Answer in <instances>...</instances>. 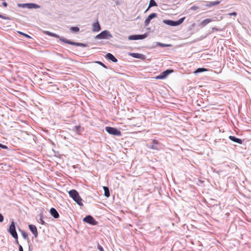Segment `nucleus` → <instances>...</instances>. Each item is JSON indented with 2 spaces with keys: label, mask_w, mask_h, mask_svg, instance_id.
Here are the masks:
<instances>
[{
  "label": "nucleus",
  "mask_w": 251,
  "mask_h": 251,
  "mask_svg": "<svg viewBox=\"0 0 251 251\" xmlns=\"http://www.w3.org/2000/svg\"><path fill=\"white\" fill-rule=\"evenodd\" d=\"M69 196L76 202L79 206L83 205L82 202V199L80 197L77 191L75 189L70 190L69 192Z\"/></svg>",
  "instance_id": "1"
},
{
  "label": "nucleus",
  "mask_w": 251,
  "mask_h": 251,
  "mask_svg": "<svg viewBox=\"0 0 251 251\" xmlns=\"http://www.w3.org/2000/svg\"><path fill=\"white\" fill-rule=\"evenodd\" d=\"M113 37L112 35L108 30H104L96 36V39H110Z\"/></svg>",
  "instance_id": "2"
},
{
  "label": "nucleus",
  "mask_w": 251,
  "mask_h": 251,
  "mask_svg": "<svg viewBox=\"0 0 251 251\" xmlns=\"http://www.w3.org/2000/svg\"><path fill=\"white\" fill-rule=\"evenodd\" d=\"M18 7L22 8H26L28 9H37L40 8V6L33 3H18Z\"/></svg>",
  "instance_id": "3"
},
{
  "label": "nucleus",
  "mask_w": 251,
  "mask_h": 251,
  "mask_svg": "<svg viewBox=\"0 0 251 251\" xmlns=\"http://www.w3.org/2000/svg\"><path fill=\"white\" fill-rule=\"evenodd\" d=\"M147 147L150 149L159 151L161 148V144L158 141L153 139L150 145H147Z\"/></svg>",
  "instance_id": "4"
},
{
  "label": "nucleus",
  "mask_w": 251,
  "mask_h": 251,
  "mask_svg": "<svg viewBox=\"0 0 251 251\" xmlns=\"http://www.w3.org/2000/svg\"><path fill=\"white\" fill-rule=\"evenodd\" d=\"M60 41L62 42H63L66 44H70V45H74V46H80V47H86L88 46L87 44L82 43L75 42L71 41L69 40H68V39L64 38H60Z\"/></svg>",
  "instance_id": "5"
},
{
  "label": "nucleus",
  "mask_w": 251,
  "mask_h": 251,
  "mask_svg": "<svg viewBox=\"0 0 251 251\" xmlns=\"http://www.w3.org/2000/svg\"><path fill=\"white\" fill-rule=\"evenodd\" d=\"M105 130L110 134L117 136L121 135V132L118 129L110 126H106Z\"/></svg>",
  "instance_id": "6"
},
{
  "label": "nucleus",
  "mask_w": 251,
  "mask_h": 251,
  "mask_svg": "<svg viewBox=\"0 0 251 251\" xmlns=\"http://www.w3.org/2000/svg\"><path fill=\"white\" fill-rule=\"evenodd\" d=\"M7 231L12 237L14 236H16V235H18L16 230L15 224L14 221L11 222Z\"/></svg>",
  "instance_id": "7"
},
{
  "label": "nucleus",
  "mask_w": 251,
  "mask_h": 251,
  "mask_svg": "<svg viewBox=\"0 0 251 251\" xmlns=\"http://www.w3.org/2000/svg\"><path fill=\"white\" fill-rule=\"evenodd\" d=\"M83 222L88 223L91 225L95 226L98 224L95 219L91 215L86 216L83 220Z\"/></svg>",
  "instance_id": "8"
},
{
  "label": "nucleus",
  "mask_w": 251,
  "mask_h": 251,
  "mask_svg": "<svg viewBox=\"0 0 251 251\" xmlns=\"http://www.w3.org/2000/svg\"><path fill=\"white\" fill-rule=\"evenodd\" d=\"M147 36V34H139V35H130L128 37L129 40H142L146 38Z\"/></svg>",
  "instance_id": "9"
},
{
  "label": "nucleus",
  "mask_w": 251,
  "mask_h": 251,
  "mask_svg": "<svg viewBox=\"0 0 251 251\" xmlns=\"http://www.w3.org/2000/svg\"><path fill=\"white\" fill-rule=\"evenodd\" d=\"M28 228L34 235V237L36 238L38 236V232L36 226L34 225L30 224L28 225Z\"/></svg>",
  "instance_id": "10"
},
{
  "label": "nucleus",
  "mask_w": 251,
  "mask_h": 251,
  "mask_svg": "<svg viewBox=\"0 0 251 251\" xmlns=\"http://www.w3.org/2000/svg\"><path fill=\"white\" fill-rule=\"evenodd\" d=\"M157 17V14L155 13H152L149 15L148 17L147 18V19L145 21V26H148L149 24H150L151 21Z\"/></svg>",
  "instance_id": "11"
},
{
  "label": "nucleus",
  "mask_w": 251,
  "mask_h": 251,
  "mask_svg": "<svg viewBox=\"0 0 251 251\" xmlns=\"http://www.w3.org/2000/svg\"><path fill=\"white\" fill-rule=\"evenodd\" d=\"M129 55L135 58L140 59L142 60H144L146 59L145 55L138 53H129Z\"/></svg>",
  "instance_id": "12"
},
{
  "label": "nucleus",
  "mask_w": 251,
  "mask_h": 251,
  "mask_svg": "<svg viewBox=\"0 0 251 251\" xmlns=\"http://www.w3.org/2000/svg\"><path fill=\"white\" fill-rule=\"evenodd\" d=\"M105 58L113 62H117V59L111 53H107L105 55Z\"/></svg>",
  "instance_id": "13"
},
{
  "label": "nucleus",
  "mask_w": 251,
  "mask_h": 251,
  "mask_svg": "<svg viewBox=\"0 0 251 251\" xmlns=\"http://www.w3.org/2000/svg\"><path fill=\"white\" fill-rule=\"evenodd\" d=\"M50 215L55 219L59 218V215L57 211L54 208H51L50 209Z\"/></svg>",
  "instance_id": "14"
},
{
  "label": "nucleus",
  "mask_w": 251,
  "mask_h": 251,
  "mask_svg": "<svg viewBox=\"0 0 251 251\" xmlns=\"http://www.w3.org/2000/svg\"><path fill=\"white\" fill-rule=\"evenodd\" d=\"M163 23L172 26H177L176 21H175L170 20H164L163 21Z\"/></svg>",
  "instance_id": "15"
},
{
  "label": "nucleus",
  "mask_w": 251,
  "mask_h": 251,
  "mask_svg": "<svg viewBox=\"0 0 251 251\" xmlns=\"http://www.w3.org/2000/svg\"><path fill=\"white\" fill-rule=\"evenodd\" d=\"M215 21V20L214 19H206L204 20H203L200 24V25L201 26V27H204L206 25H207L208 24H209V23L212 22V21Z\"/></svg>",
  "instance_id": "16"
},
{
  "label": "nucleus",
  "mask_w": 251,
  "mask_h": 251,
  "mask_svg": "<svg viewBox=\"0 0 251 251\" xmlns=\"http://www.w3.org/2000/svg\"><path fill=\"white\" fill-rule=\"evenodd\" d=\"M100 30V26L97 21L93 24V31L94 32H98Z\"/></svg>",
  "instance_id": "17"
},
{
  "label": "nucleus",
  "mask_w": 251,
  "mask_h": 251,
  "mask_svg": "<svg viewBox=\"0 0 251 251\" xmlns=\"http://www.w3.org/2000/svg\"><path fill=\"white\" fill-rule=\"evenodd\" d=\"M173 70L172 69H168L162 72L160 74L163 79L165 78L170 74L172 73Z\"/></svg>",
  "instance_id": "18"
},
{
  "label": "nucleus",
  "mask_w": 251,
  "mask_h": 251,
  "mask_svg": "<svg viewBox=\"0 0 251 251\" xmlns=\"http://www.w3.org/2000/svg\"><path fill=\"white\" fill-rule=\"evenodd\" d=\"M228 138L231 141L237 143L239 144H242V141L241 139H239L233 136H229Z\"/></svg>",
  "instance_id": "19"
},
{
  "label": "nucleus",
  "mask_w": 251,
  "mask_h": 251,
  "mask_svg": "<svg viewBox=\"0 0 251 251\" xmlns=\"http://www.w3.org/2000/svg\"><path fill=\"white\" fill-rule=\"evenodd\" d=\"M46 34L47 35H48L50 36H51V37H55V38H59L60 40V38H63L62 37L59 36L58 35H57L56 33L50 32V31H46Z\"/></svg>",
  "instance_id": "20"
},
{
  "label": "nucleus",
  "mask_w": 251,
  "mask_h": 251,
  "mask_svg": "<svg viewBox=\"0 0 251 251\" xmlns=\"http://www.w3.org/2000/svg\"><path fill=\"white\" fill-rule=\"evenodd\" d=\"M157 6V4L154 0H150L149 6L147 10H146V12L151 7Z\"/></svg>",
  "instance_id": "21"
},
{
  "label": "nucleus",
  "mask_w": 251,
  "mask_h": 251,
  "mask_svg": "<svg viewBox=\"0 0 251 251\" xmlns=\"http://www.w3.org/2000/svg\"><path fill=\"white\" fill-rule=\"evenodd\" d=\"M220 1H211V2H208L205 6L206 7H211L212 6H214L217 4H219L220 3Z\"/></svg>",
  "instance_id": "22"
},
{
  "label": "nucleus",
  "mask_w": 251,
  "mask_h": 251,
  "mask_svg": "<svg viewBox=\"0 0 251 251\" xmlns=\"http://www.w3.org/2000/svg\"><path fill=\"white\" fill-rule=\"evenodd\" d=\"M103 189L104 192V195L107 198L109 197L110 195L108 187L106 186H103Z\"/></svg>",
  "instance_id": "23"
},
{
  "label": "nucleus",
  "mask_w": 251,
  "mask_h": 251,
  "mask_svg": "<svg viewBox=\"0 0 251 251\" xmlns=\"http://www.w3.org/2000/svg\"><path fill=\"white\" fill-rule=\"evenodd\" d=\"M19 230L21 232L23 237L25 239H28V234H27V233L25 231L23 230L20 229H19Z\"/></svg>",
  "instance_id": "24"
},
{
  "label": "nucleus",
  "mask_w": 251,
  "mask_h": 251,
  "mask_svg": "<svg viewBox=\"0 0 251 251\" xmlns=\"http://www.w3.org/2000/svg\"><path fill=\"white\" fill-rule=\"evenodd\" d=\"M206 71H207V69H205V68H198L194 72V73L196 74H198V73H201V72H203Z\"/></svg>",
  "instance_id": "25"
},
{
  "label": "nucleus",
  "mask_w": 251,
  "mask_h": 251,
  "mask_svg": "<svg viewBox=\"0 0 251 251\" xmlns=\"http://www.w3.org/2000/svg\"><path fill=\"white\" fill-rule=\"evenodd\" d=\"M80 128V126H75L73 127V130L75 132H78Z\"/></svg>",
  "instance_id": "26"
},
{
  "label": "nucleus",
  "mask_w": 251,
  "mask_h": 251,
  "mask_svg": "<svg viewBox=\"0 0 251 251\" xmlns=\"http://www.w3.org/2000/svg\"><path fill=\"white\" fill-rule=\"evenodd\" d=\"M156 44L157 45H158L161 47H170L171 46L170 44H163V43H159V42H157Z\"/></svg>",
  "instance_id": "27"
},
{
  "label": "nucleus",
  "mask_w": 251,
  "mask_h": 251,
  "mask_svg": "<svg viewBox=\"0 0 251 251\" xmlns=\"http://www.w3.org/2000/svg\"><path fill=\"white\" fill-rule=\"evenodd\" d=\"M70 30L74 32H78L79 30V28L76 26H73L70 28Z\"/></svg>",
  "instance_id": "28"
},
{
  "label": "nucleus",
  "mask_w": 251,
  "mask_h": 251,
  "mask_svg": "<svg viewBox=\"0 0 251 251\" xmlns=\"http://www.w3.org/2000/svg\"><path fill=\"white\" fill-rule=\"evenodd\" d=\"M18 33L24 36L25 37L27 38H31V37L29 35L21 31H18Z\"/></svg>",
  "instance_id": "29"
},
{
  "label": "nucleus",
  "mask_w": 251,
  "mask_h": 251,
  "mask_svg": "<svg viewBox=\"0 0 251 251\" xmlns=\"http://www.w3.org/2000/svg\"><path fill=\"white\" fill-rule=\"evenodd\" d=\"M184 18H182L179 19L178 20L176 21V25H180L181 24H182L184 20Z\"/></svg>",
  "instance_id": "30"
},
{
  "label": "nucleus",
  "mask_w": 251,
  "mask_h": 251,
  "mask_svg": "<svg viewBox=\"0 0 251 251\" xmlns=\"http://www.w3.org/2000/svg\"><path fill=\"white\" fill-rule=\"evenodd\" d=\"M96 63H98V64L100 65V66H101L102 67H103L105 69H107V67L106 65H105L103 63H102L101 62L96 61Z\"/></svg>",
  "instance_id": "31"
},
{
  "label": "nucleus",
  "mask_w": 251,
  "mask_h": 251,
  "mask_svg": "<svg viewBox=\"0 0 251 251\" xmlns=\"http://www.w3.org/2000/svg\"><path fill=\"white\" fill-rule=\"evenodd\" d=\"M13 237L15 239V244H17V245H18L19 246V245H20V244H19V242L18 241V235H16V236H13Z\"/></svg>",
  "instance_id": "32"
},
{
  "label": "nucleus",
  "mask_w": 251,
  "mask_h": 251,
  "mask_svg": "<svg viewBox=\"0 0 251 251\" xmlns=\"http://www.w3.org/2000/svg\"><path fill=\"white\" fill-rule=\"evenodd\" d=\"M97 249L99 250L100 251H104L101 245H100L99 243H98Z\"/></svg>",
  "instance_id": "33"
},
{
  "label": "nucleus",
  "mask_w": 251,
  "mask_h": 251,
  "mask_svg": "<svg viewBox=\"0 0 251 251\" xmlns=\"http://www.w3.org/2000/svg\"><path fill=\"white\" fill-rule=\"evenodd\" d=\"M0 18L4 19V20H9L10 19V18L9 17H6V16H3L0 14Z\"/></svg>",
  "instance_id": "34"
},
{
  "label": "nucleus",
  "mask_w": 251,
  "mask_h": 251,
  "mask_svg": "<svg viewBox=\"0 0 251 251\" xmlns=\"http://www.w3.org/2000/svg\"><path fill=\"white\" fill-rule=\"evenodd\" d=\"M199 8V7L197 6L194 5L191 7L190 9L192 10H196Z\"/></svg>",
  "instance_id": "35"
},
{
  "label": "nucleus",
  "mask_w": 251,
  "mask_h": 251,
  "mask_svg": "<svg viewBox=\"0 0 251 251\" xmlns=\"http://www.w3.org/2000/svg\"><path fill=\"white\" fill-rule=\"evenodd\" d=\"M156 79H163L161 74L155 77Z\"/></svg>",
  "instance_id": "36"
},
{
  "label": "nucleus",
  "mask_w": 251,
  "mask_h": 251,
  "mask_svg": "<svg viewBox=\"0 0 251 251\" xmlns=\"http://www.w3.org/2000/svg\"><path fill=\"white\" fill-rule=\"evenodd\" d=\"M0 148H1L2 149H8V147L6 146L2 145L1 144H0Z\"/></svg>",
  "instance_id": "37"
},
{
  "label": "nucleus",
  "mask_w": 251,
  "mask_h": 251,
  "mask_svg": "<svg viewBox=\"0 0 251 251\" xmlns=\"http://www.w3.org/2000/svg\"><path fill=\"white\" fill-rule=\"evenodd\" d=\"M40 223L42 224V225H44L45 224V222L44 221V220H43L42 219V216L41 215L40 216Z\"/></svg>",
  "instance_id": "38"
},
{
  "label": "nucleus",
  "mask_w": 251,
  "mask_h": 251,
  "mask_svg": "<svg viewBox=\"0 0 251 251\" xmlns=\"http://www.w3.org/2000/svg\"><path fill=\"white\" fill-rule=\"evenodd\" d=\"M3 221V216L0 213V223H2Z\"/></svg>",
  "instance_id": "39"
},
{
  "label": "nucleus",
  "mask_w": 251,
  "mask_h": 251,
  "mask_svg": "<svg viewBox=\"0 0 251 251\" xmlns=\"http://www.w3.org/2000/svg\"><path fill=\"white\" fill-rule=\"evenodd\" d=\"M228 15L229 16H235L237 15V13L235 12H233L229 13Z\"/></svg>",
  "instance_id": "40"
},
{
  "label": "nucleus",
  "mask_w": 251,
  "mask_h": 251,
  "mask_svg": "<svg viewBox=\"0 0 251 251\" xmlns=\"http://www.w3.org/2000/svg\"><path fill=\"white\" fill-rule=\"evenodd\" d=\"M19 251H24L23 248L21 245H19Z\"/></svg>",
  "instance_id": "41"
},
{
  "label": "nucleus",
  "mask_w": 251,
  "mask_h": 251,
  "mask_svg": "<svg viewBox=\"0 0 251 251\" xmlns=\"http://www.w3.org/2000/svg\"><path fill=\"white\" fill-rule=\"evenodd\" d=\"M212 30L213 31H219V29L218 28L214 27L212 28Z\"/></svg>",
  "instance_id": "42"
},
{
  "label": "nucleus",
  "mask_w": 251,
  "mask_h": 251,
  "mask_svg": "<svg viewBox=\"0 0 251 251\" xmlns=\"http://www.w3.org/2000/svg\"><path fill=\"white\" fill-rule=\"evenodd\" d=\"M2 5L4 7H7V3L6 2H3L2 3Z\"/></svg>",
  "instance_id": "43"
},
{
  "label": "nucleus",
  "mask_w": 251,
  "mask_h": 251,
  "mask_svg": "<svg viewBox=\"0 0 251 251\" xmlns=\"http://www.w3.org/2000/svg\"><path fill=\"white\" fill-rule=\"evenodd\" d=\"M115 3H116V4L117 5H119L120 4V2H119V1H116Z\"/></svg>",
  "instance_id": "44"
}]
</instances>
